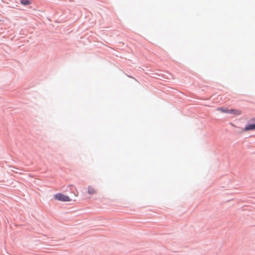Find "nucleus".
<instances>
[{"label": "nucleus", "instance_id": "obj_1", "mask_svg": "<svg viewBox=\"0 0 255 255\" xmlns=\"http://www.w3.org/2000/svg\"><path fill=\"white\" fill-rule=\"evenodd\" d=\"M219 111H221L223 113H230L236 116H238L241 114L242 112L239 110L231 109L229 110L227 108L221 107L217 109Z\"/></svg>", "mask_w": 255, "mask_h": 255}, {"label": "nucleus", "instance_id": "obj_2", "mask_svg": "<svg viewBox=\"0 0 255 255\" xmlns=\"http://www.w3.org/2000/svg\"><path fill=\"white\" fill-rule=\"evenodd\" d=\"M54 199L63 202H69L71 200L70 197L62 193H57L54 196Z\"/></svg>", "mask_w": 255, "mask_h": 255}, {"label": "nucleus", "instance_id": "obj_3", "mask_svg": "<svg viewBox=\"0 0 255 255\" xmlns=\"http://www.w3.org/2000/svg\"><path fill=\"white\" fill-rule=\"evenodd\" d=\"M250 122L251 123L246 126L244 128L245 131L255 130V118L251 119Z\"/></svg>", "mask_w": 255, "mask_h": 255}, {"label": "nucleus", "instance_id": "obj_4", "mask_svg": "<svg viewBox=\"0 0 255 255\" xmlns=\"http://www.w3.org/2000/svg\"><path fill=\"white\" fill-rule=\"evenodd\" d=\"M88 193L90 195L96 194L97 193V190L93 186H89L88 187Z\"/></svg>", "mask_w": 255, "mask_h": 255}, {"label": "nucleus", "instance_id": "obj_5", "mask_svg": "<svg viewBox=\"0 0 255 255\" xmlns=\"http://www.w3.org/2000/svg\"><path fill=\"white\" fill-rule=\"evenodd\" d=\"M21 3L23 5H28L30 3L28 0H21Z\"/></svg>", "mask_w": 255, "mask_h": 255}]
</instances>
